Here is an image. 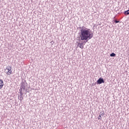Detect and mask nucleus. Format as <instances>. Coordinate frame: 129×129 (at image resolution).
<instances>
[{
    "label": "nucleus",
    "instance_id": "f257e3e1",
    "mask_svg": "<svg viewBox=\"0 0 129 129\" xmlns=\"http://www.w3.org/2000/svg\"><path fill=\"white\" fill-rule=\"evenodd\" d=\"M80 29V37L82 41H84V43L85 44L87 42H88V40H90L93 38V34L91 33V30L90 29L86 28L84 26L79 27Z\"/></svg>",
    "mask_w": 129,
    "mask_h": 129
},
{
    "label": "nucleus",
    "instance_id": "f03ea898",
    "mask_svg": "<svg viewBox=\"0 0 129 129\" xmlns=\"http://www.w3.org/2000/svg\"><path fill=\"white\" fill-rule=\"evenodd\" d=\"M5 71V73H6V74L7 75H11V74H13V71L12 70V67H11V66H10L6 67V68Z\"/></svg>",
    "mask_w": 129,
    "mask_h": 129
},
{
    "label": "nucleus",
    "instance_id": "7ed1b4c3",
    "mask_svg": "<svg viewBox=\"0 0 129 129\" xmlns=\"http://www.w3.org/2000/svg\"><path fill=\"white\" fill-rule=\"evenodd\" d=\"M28 86V84L26 81H22V82L20 84V87L23 88V91H25V89H26V87Z\"/></svg>",
    "mask_w": 129,
    "mask_h": 129
},
{
    "label": "nucleus",
    "instance_id": "20e7f679",
    "mask_svg": "<svg viewBox=\"0 0 129 129\" xmlns=\"http://www.w3.org/2000/svg\"><path fill=\"white\" fill-rule=\"evenodd\" d=\"M104 80L102 78H100L97 81V84H102V83H104Z\"/></svg>",
    "mask_w": 129,
    "mask_h": 129
},
{
    "label": "nucleus",
    "instance_id": "39448f33",
    "mask_svg": "<svg viewBox=\"0 0 129 129\" xmlns=\"http://www.w3.org/2000/svg\"><path fill=\"white\" fill-rule=\"evenodd\" d=\"M20 95L18 96V99L20 100V101H23V99H24V97H23V95H24V93L20 94Z\"/></svg>",
    "mask_w": 129,
    "mask_h": 129
},
{
    "label": "nucleus",
    "instance_id": "423d86ee",
    "mask_svg": "<svg viewBox=\"0 0 129 129\" xmlns=\"http://www.w3.org/2000/svg\"><path fill=\"white\" fill-rule=\"evenodd\" d=\"M3 86H4V81L2 79H0V89L3 88Z\"/></svg>",
    "mask_w": 129,
    "mask_h": 129
},
{
    "label": "nucleus",
    "instance_id": "0eeeda50",
    "mask_svg": "<svg viewBox=\"0 0 129 129\" xmlns=\"http://www.w3.org/2000/svg\"><path fill=\"white\" fill-rule=\"evenodd\" d=\"M83 44H84V42H83V43L79 42L78 43V45L80 46V48H81V49H83V48H84V46L83 45Z\"/></svg>",
    "mask_w": 129,
    "mask_h": 129
},
{
    "label": "nucleus",
    "instance_id": "6e6552de",
    "mask_svg": "<svg viewBox=\"0 0 129 129\" xmlns=\"http://www.w3.org/2000/svg\"><path fill=\"white\" fill-rule=\"evenodd\" d=\"M124 15H129V10L125 11L123 12Z\"/></svg>",
    "mask_w": 129,
    "mask_h": 129
},
{
    "label": "nucleus",
    "instance_id": "1a4fd4ad",
    "mask_svg": "<svg viewBox=\"0 0 129 129\" xmlns=\"http://www.w3.org/2000/svg\"><path fill=\"white\" fill-rule=\"evenodd\" d=\"M23 90H24V88L20 87V89H19L20 94L23 93Z\"/></svg>",
    "mask_w": 129,
    "mask_h": 129
},
{
    "label": "nucleus",
    "instance_id": "9d476101",
    "mask_svg": "<svg viewBox=\"0 0 129 129\" xmlns=\"http://www.w3.org/2000/svg\"><path fill=\"white\" fill-rule=\"evenodd\" d=\"M110 57H115V56H116V54H115V53L112 52V53H111L110 54Z\"/></svg>",
    "mask_w": 129,
    "mask_h": 129
},
{
    "label": "nucleus",
    "instance_id": "9b49d317",
    "mask_svg": "<svg viewBox=\"0 0 129 129\" xmlns=\"http://www.w3.org/2000/svg\"><path fill=\"white\" fill-rule=\"evenodd\" d=\"M101 116H103V113H102V114L99 115L98 119H101Z\"/></svg>",
    "mask_w": 129,
    "mask_h": 129
},
{
    "label": "nucleus",
    "instance_id": "f8f14e48",
    "mask_svg": "<svg viewBox=\"0 0 129 129\" xmlns=\"http://www.w3.org/2000/svg\"><path fill=\"white\" fill-rule=\"evenodd\" d=\"M114 23H115V24H117V23H119V21L118 20H116V19L115 20H113Z\"/></svg>",
    "mask_w": 129,
    "mask_h": 129
},
{
    "label": "nucleus",
    "instance_id": "ddd939ff",
    "mask_svg": "<svg viewBox=\"0 0 129 129\" xmlns=\"http://www.w3.org/2000/svg\"><path fill=\"white\" fill-rule=\"evenodd\" d=\"M50 43H51V45H53L54 42V41L52 40L50 42Z\"/></svg>",
    "mask_w": 129,
    "mask_h": 129
},
{
    "label": "nucleus",
    "instance_id": "4468645a",
    "mask_svg": "<svg viewBox=\"0 0 129 129\" xmlns=\"http://www.w3.org/2000/svg\"><path fill=\"white\" fill-rule=\"evenodd\" d=\"M114 19H115V17H114Z\"/></svg>",
    "mask_w": 129,
    "mask_h": 129
}]
</instances>
